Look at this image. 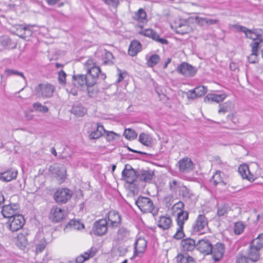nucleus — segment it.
<instances>
[{
  "mask_svg": "<svg viewBox=\"0 0 263 263\" xmlns=\"http://www.w3.org/2000/svg\"><path fill=\"white\" fill-rule=\"evenodd\" d=\"M244 229L245 225L242 222L239 221L235 223L234 231L236 234L239 235L241 234L243 232Z\"/></svg>",
  "mask_w": 263,
  "mask_h": 263,
  "instance_id": "8fccbe9b",
  "label": "nucleus"
},
{
  "mask_svg": "<svg viewBox=\"0 0 263 263\" xmlns=\"http://www.w3.org/2000/svg\"><path fill=\"white\" fill-rule=\"evenodd\" d=\"M263 43V39L262 38H256L255 37L254 39L253 40L252 43L251 44V46L252 47V53L248 57V60L251 63H255L254 60H252L251 58L252 57H257V51L260 47V44Z\"/></svg>",
  "mask_w": 263,
  "mask_h": 263,
  "instance_id": "5701e85b",
  "label": "nucleus"
},
{
  "mask_svg": "<svg viewBox=\"0 0 263 263\" xmlns=\"http://www.w3.org/2000/svg\"><path fill=\"white\" fill-rule=\"evenodd\" d=\"M154 176V171L151 170H138V177L140 181L149 183L152 181Z\"/></svg>",
  "mask_w": 263,
  "mask_h": 263,
  "instance_id": "4be33fe9",
  "label": "nucleus"
},
{
  "mask_svg": "<svg viewBox=\"0 0 263 263\" xmlns=\"http://www.w3.org/2000/svg\"><path fill=\"white\" fill-rule=\"evenodd\" d=\"M86 112V109L80 103L74 104L71 109V112L79 117L83 116Z\"/></svg>",
  "mask_w": 263,
  "mask_h": 263,
  "instance_id": "e433bc0d",
  "label": "nucleus"
},
{
  "mask_svg": "<svg viewBox=\"0 0 263 263\" xmlns=\"http://www.w3.org/2000/svg\"><path fill=\"white\" fill-rule=\"evenodd\" d=\"M30 233L28 230H23L17 234L15 244L20 249L24 250L29 245Z\"/></svg>",
  "mask_w": 263,
  "mask_h": 263,
  "instance_id": "9d476101",
  "label": "nucleus"
},
{
  "mask_svg": "<svg viewBox=\"0 0 263 263\" xmlns=\"http://www.w3.org/2000/svg\"><path fill=\"white\" fill-rule=\"evenodd\" d=\"M219 109L218 110V113L221 114H225L228 112H230L232 111L234 108L233 104L232 102L228 101L223 104H220L219 105Z\"/></svg>",
  "mask_w": 263,
  "mask_h": 263,
  "instance_id": "4c0bfd02",
  "label": "nucleus"
},
{
  "mask_svg": "<svg viewBox=\"0 0 263 263\" xmlns=\"http://www.w3.org/2000/svg\"><path fill=\"white\" fill-rule=\"evenodd\" d=\"M54 91L53 85L47 83H40L34 88V93L37 98H50Z\"/></svg>",
  "mask_w": 263,
  "mask_h": 263,
  "instance_id": "7ed1b4c3",
  "label": "nucleus"
},
{
  "mask_svg": "<svg viewBox=\"0 0 263 263\" xmlns=\"http://www.w3.org/2000/svg\"><path fill=\"white\" fill-rule=\"evenodd\" d=\"M253 29H250L247 28V31H245L243 33L245 34V36L247 38L252 39V40L254 39L255 36L254 32H252Z\"/></svg>",
  "mask_w": 263,
  "mask_h": 263,
  "instance_id": "bf43d9fd",
  "label": "nucleus"
},
{
  "mask_svg": "<svg viewBox=\"0 0 263 263\" xmlns=\"http://www.w3.org/2000/svg\"><path fill=\"white\" fill-rule=\"evenodd\" d=\"M147 247V241L144 238H139L134 244V255L131 258L133 259L135 256H141L143 254Z\"/></svg>",
  "mask_w": 263,
  "mask_h": 263,
  "instance_id": "2eb2a0df",
  "label": "nucleus"
},
{
  "mask_svg": "<svg viewBox=\"0 0 263 263\" xmlns=\"http://www.w3.org/2000/svg\"><path fill=\"white\" fill-rule=\"evenodd\" d=\"M72 195V192L67 188H61L54 194L53 198L58 204H65L70 200Z\"/></svg>",
  "mask_w": 263,
  "mask_h": 263,
  "instance_id": "39448f33",
  "label": "nucleus"
},
{
  "mask_svg": "<svg viewBox=\"0 0 263 263\" xmlns=\"http://www.w3.org/2000/svg\"><path fill=\"white\" fill-rule=\"evenodd\" d=\"M58 76L59 83L61 84H65L66 78V73L63 70H61L59 72Z\"/></svg>",
  "mask_w": 263,
  "mask_h": 263,
  "instance_id": "603ef678",
  "label": "nucleus"
},
{
  "mask_svg": "<svg viewBox=\"0 0 263 263\" xmlns=\"http://www.w3.org/2000/svg\"><path fill=\"white\" fill-rule=\"evenodd\" d=\"M160 61V58L159 55L154 54L150 56L147 59L146 64L149 67H153Z\"/></svg>",
  "mask_w": 263,
  "mask_h": 263,
  "instance_id": "a19ab883",
  "label": "nucleus"
},
{
  "mask_svg": "<svg viewBox=\"0 0 263 263\" xmlns=\"http://www.w3.org/2000/svg\"><path fill=\"white\" fill-rule=\"evenodd\" d=\"M106 133L103 126L99 123L97 124L96 130L92 132L89 135L90 139H96L103 136Z\"/></svg>",
  "mask_w": 263,
  "mask_h": 263,
  "instance_id": "c9c22d12",
  "label": "nucleus"
},
{
  "mask_svg": "<svg viewBox=\"0 0 263 263\" xmlns=\"http://www.w3.org/2000/svg\"><path fill=\"white\" fill-rule=\"evenodd\" d=\"M142 49V45L137 40L133 41L129 46L128 53L130 56L136 55Z\"/></svg>",
  "mask_w": 263,
  "mask_h": 263,
  "instance_id": "7c9ffc66",
  "label": "nucleus"
},
{
  "mask_svg": "<svg viewBox=\"0 0 263 263\" xmlns=\"http://www.w3.org/2000/svg\"><path fill=\"white\" fill-rule=\"evenodd\" d=\"M106 219H101L95 221L92 227V232L95 235L101 236L106 233L108 229Z\"/></svg>",
  "mask_w": 263,
  "mask_h": 263,
  "instance_id": "6e6552de",
  "label": "nucleus"
},
{
  "mask_svg": "<svg viewBox=\"0 0 263 263\" xmlns=\"http://www.w3.org/2000/svg\"><path fill=\"white\" fill-rule=\"evenodd\" d=\"M122 176L127 183L136 185V182L138 179V170L134 169L129 164H126L124 169L122 171Z\"/></svg>",
  "mask_w": 263,
  "mask_h": 263,
  "instance_id": "20e7f679",
  "label": "nucleus"
},
{
  "mask_svg": "<svg viewBox=\"0 0 263 263\" xmlns=\"http://www.w3.org/2000/svg\"><path fill=\"white\" fill-rule=\"evenodd\" d=\"M139 34L152 39L153 40L163 45H167L168 41L166 39L160 37L159 34L151 29H146L139 32Z\"/></svg>",
  "mask_w": 263,
  "mask_h": 263,
  "instance_id": "4468645a",
  "label": "nucleus"
},
{
  "mask_svg": "<svg viewBox=\"0 0 263 263\" xmlns=\"http://www.w3.org/2000/svg\"><path fill=\"white\" fill-rule=\"evenodd\" d=\"M50 170L56 175V177L61 182L64 181L66 177V169L63 164H54Z\"/></svg>",
  "mask_w": 263,
  "mask_h": 263,
  "instance_id": "412c9836",
  "label": "nucleus"
},
{
  "mask_svg": "<svg viewBox=\"0 0 263 263\" xmlns=\"http://www.w3.org/2000/svg\"><path fill=\"white\" fill-rule=\"evenodd\" d=\"M180 172L187 173L194 169V163L191 159L184 158L179 161L177 163Z\"/></svg>",
  "mask_w": 263,
  "mask_h": 263,
  "instance_id": "6ab92c4d",
  "label": "nucleus"
},
{
  "mask_svg": "<svg viewBox=\"0 0 263 263\" xmlns=\"http://www.w3.org/2000/svg\"><path fill=\"white\" fill-rule=\"evenodd\" d=\"M32 27V26L28 25L27 26L24 27V30L25 31V33L28 36L31 35L32 32L30 30V27Z\"/></svg>",
  "mask_w": 263,
  "mask_h": 263,
  "instance_id": "774afa93",
  "label": "nucleus"
},
{
  "mask_svg": "<svg viewBox=\"0 0 263 263\" xmlns=\"http://www.w3.org/2000/svg\"><path fill=\"white\" fill-rule=\"evenodd\" d=\"M208 220L205 215L199 214L192 226V233H196L200 232L208 226Z\"/></svg>",
  "mask_w": 263,
  "mask_h": 263,
  "instance_id": "ddd939ff",
  "label": "nucleus"
},
{
  "mask_svg": "<svg viewBox=\"0 0 263 263\" xmlns=\"http://www.w3.org/2000/svg\"><path fill=\"white\" fill-rule=\"evenodd\" d=\"M227 96L224 93L217 95V94H208L204 98V101L205 102H210V101L219 103L222 101Z\"/></svg>",
  "mask_w": 263,
  "mask_h": 263,
  "instance_id": "f704fd0d",
  "label": "nucleus"
},
{
  "mask_svg": "<svg viewBox=\"0 0 263 263\" xmlns=\"http://www.w3.org/2000/svg\"><path fill=\"white\" fill-rule=\"evenodd\" d=\"M25 222V219L22 215H16L9 219V229L12 232L17 231L23 227Z\"/></svg>",
  "mask_w": 263,
  "mask_h": 263,
  "instance_id": "1a4fd4ad",
  "label": "nucleus"
},
{
  "mask_svg": "<svg viewBox=\"0 0 263 263\" xmlns=\"http://www.w3.org/2000/svg\"><path fill=\"white\" fill-rule=\"evenodd\" d=\"M130 235V232L127 228L120 227L117 232V239L118 241L126 240L129 237Z\"/></svg>",
  "mask_w": 263,
  "mask_h": 263,
  "instance_id": "72a5a7b5",
  "label": "nucleus"
},
{
  "mask_svg": "<svg viewBox=\"0 0 263 263\" xmlns=\"http://www.w3.org/2000/svg\"><path fill=\"white\" fill-rule=\"evenodd\" d=\"M189 218V213L187 211H180L177 214V223L178 228L176 233L174 235L173 238L174 239L179 240L182 239L184 236V233L183 231V226L185 221H186Z\"/></svg>",
  "mask_w": 263,
  "mask_h": 263,
  "instance_id": "f03ea898",
  "label": "nucleus"
},
{
  "mask_svg": "<svg viewBox=\"0 0 263 263\" xmlns=\"http://www.w3.org/2000/svg\"><path fill=\"white\" fill-rule=\"evenodd\" d=\"M229 210V207L227 204H218L216 215L219 217L226 216L228 214Z\"/></svg>",
  "mask_w": 263,
  "mask_h": 263,
  "instance_id": "58836bf2",
  "label": "nucleus"
},
{
  "mask_svg": "<svg viewBox=\"0 0 263 263\" xmlns=\"http://www.w3.org/2000/svg\"><path fill=\"white\" fill-rule=\"evenodd\" d=\"M64 211L57 205L53 206L50 210L49 218L54 222L61 221L64 218Z\"/></svg>",
  "mask_w": 263,
  "mask_h": 263,
  "instance_id": "a211bd4d",
  "label": "nucleus"
},
{
  "mask_svg": "<svg viewBox=\"0 0 263 263\" xmlns=\"http://www.w3.org/2000/svg\"><path fill=\"white\" fill-rule=\"evenodd\" d=\"M17 171L10 169L5 172L0 173V180L4 182H9L16 178Z\"/></svg>",
  "mask_w": 263,
  "mask_h": 263,
  "instance_id": "bb28decb",
  "label": "nucleus"
},
{
  "mask_svg": "<svg viewBox=\"0 0 263 263\" xmlns=\"http://www.w3.org/2000/svg\"><path fill=\"white\" fill-rule=\"evenodd\" d=\"M251 243L261 249L263 247V233L258 235Z\"/></svg>",
  "mask_w": 263,
  "mask_h": 263,
  "instance_id": "09e8293b",
  "label": "nucleus"
},
{
  "mask_svg": "<svg viewBox=\"0 0 263 263\" xmlns=\"http://www.w3.org/2000/svg\"><path fill=\"white\" fill-rule=\"evenodd\" d=\"M123 135L128 140H134L137 138L138 136L136 131L132 128H126Z\"/></svg>",
  "mask_w": 263,
  "mask_h": 263,
  "instance_id": "a18cd8bd",
  "label": "nucleus"
},
{
  "mask_svg": "<svg viewBox=\"0 0 263 263\" xmlns=\"http://www.w3.org/2000/svg\"><path fill=\"white\" fill-rule=\"evenodd\" d=\"M136 204L139 209L144 213H153L154 205L152 200L145 197H139L136 201Z\"/></svg>",
  "mask_w": 263,
  "mask_h": 263,
  "instance_id": "423d86ee",
  "label": "nucleus"
},
{
  "mask_svg": "<svg viewBox=\"0 0 263 263\" xmlns=\"http://www.w3.org/2000/svg\"><path fill=\"white\" fill-rule=\"evenodd\" d=\"M68 226L74 230H81L84 228V225L83 223L76 220H71L66 226V227Z\"/></svg>",
  "mask_w": 263,
  "mask_h": 263,
  "instance_id": "49530a36",
  "label": "nucleus"
},
{
  "mask_svg": "<svg viewBox=\"0 0 263 263\" xmlns=\"http://www.w3.org/2000/svg\"><path fill=\"white\" fill-rule=\"evenodd\" d=\"M183 184L181 183V182L176 180H173L170 181L169 182V189L172 192L175 193L178 190H180L181 187L182 186Z\"/></svg>",
  "mask_w": 263,
  "mask_h": 263,
  "instance_id": "c03bdc74",
  "label": "nucleus"
},
{
  "mask_svg": "<svg viewBox=\"0 0 263 263\" xmlns=\"http://www.w3.org/2000/svg\"><path fill=\"white\" fill-rule=\"evenodd\" d=\"M224 174L220 171H216L215 173L213 175L210 180V182H212L214 186H217L218 184H222L223 185H226L228 182L224 180Z\"/></svg>",
  "mask_w": 263,
  "mask_h": 263,
  "instance_id": "c756f323",
  "label": "nucleus"
},
{
  "mask_svg": "<svg viewBox=\"0 0 263 263\" xmlns=\"http://www.w3.org/2000/svg\"><path fill=\"white\" fill-rule=\"evenodd\" d=\"M253 31L254 33L255 37L261 38V36L263 35V30L262 29L253 28Z\"/></svg>",
  "mask_w": 263,
  "mask_h": 263,
  "instance_id": "680f3d73",
  "label": "nucleus"
},
{
  "mask_svg": "<svg viewBox=\"0 0 263 263\" xmlns=\"http://www.w3.org/2000/svg\"><path fill=\"white\" fill-rule=\"evenodd\" d=\"M195 20L197 24L200 26H204L206 25V17H200L196 16Z\"/></svg>",
  "mask_w": 263,
  "mask_h": 263,
  "instance_id": "13d9d810",
  "label": "nucleus"
},
{
  "mask_svg": "<svg viewBox=\"0 0 263 263\" xmlns=\"http://www.w3.org/2000/svg\"><path fill=\"white\" fill-rule=\"evenodd\" d=\"M103 57L104 64L112 65L114 64V56L111 52L105 49Z\"/></svg>",
  "mask_w": 263,
  "mask_h": 263,
  "instance_id": "37998d69",
  "label": "nucleus"
},
{
  "mask_svg": "<svg viewBox=\"0 0 263 263\" xmlns=\"http://www.w3.org/2000/svg\"><path fill=\"white\" fill-rule=\"evenodd\" d=\"M208 91V89L204 86H199L194 89L190 90L186 92L187 98L190 99H194L201 97L204 95Z\"/></svg>",
  "mask_w": 263,
  "mask_h": 263,
  "instance_id": "aec40b11",
  "label": "nucleus"
},
{
  "mask_svg": "<svg viewBox=\"0 0 263 263\" xmlns=\"http://www.w3.org/2000/svg\"><path fill=\"white\" fill-rule=\"evenodd\" d=\"M212 252L211 254L215 262L219 261L223 257L224 251V245L222 243L218 242L215 245L212 246Z\"/></svg>",
  "mask_w": 263,
  "mask_h": 263,
  "instance_id": "f3484780",
  "label": "nucleus"
},
{
  "mask_svg": "<svg viewBox=\"0 0 263 263\" xmlns=\"http://www.w3.org/2000/svg\"><path fill=\"white\" fill-rule=\"evenodd\" d=\"M178 263H195L193 257L187 254H180L177 256Z\"/></svg>",
  "mask_w": 263,
  "mask_h": 263,
  "instance_id": "ea45409f",
  "label": "nucleus"
},
{
  "mask_svg": "<svg viewBox=\"0 0 263 263\" xmlns=\"http://www.w3.org/2000/svg\"><path fill=\"white\" fill-rule=\"evenodd\" d=\"M105 135L107 141H112L115 138V136L116 134L113 132H108L106 130V133L104 134Z\"/></svg>",
  "mask_w": 263,
  "mask_h": 263,
  "instance_id": "864d4df0",
  "label": "nucleus"
},
{
  "mask_svg": "<svg viewBox=\"0 0 263 263\" xmlns=\"http://www.w3.org/2000/svg\"><path fill=\"white\" fill-rule=\"evenodd\" d=\"M126 147L129 151H130V152H134L135 153L139 154H141L142 155H145V156H150L151 155L150 154L146 153L145 152H143L142 151H137V150L132 149L128 146H127Z\"/></svg>",
  "mask_w": 263,
  "mask_h": 263,
  "instance_id": "69168bd1",
  "label": "nucleus"
},
{
  "mask_svg": "<svg viewBox=\"0 0 263 263\" xmlns=\"http://www.w3.org/2000/svg\"><path fill=\"white\" fill-rule=\"evenodd\" d=\"M109 227L115 228L118 227L121 222V217L116 211H109L105 216Z\"/></svg>",
  "mask_w": 263,
  "mask_h": 263,
  "instance_id": "f8f14e48",
  "label": "nucleus"
},
{
  "mask_svg": "<svg viewBox=\"0 0 263 263\" xmlns=\"http://www.w3.org/2000/svg\"><path fill=\"white\" fill-rule=\"evenodd\" d=\"M233 28H234L236 30V31H240V32H245V31H247V28L245 27V26H241V25H233Z\"/></svg>",
  "mask_w": 263,
  "mask_h": 263,
  "instance_id": "e2e57ef3",
  "label": "nucleus"
},
{
  "mask_svg": "<svg viewBox=\"0 0 263 263\" xmlns=\"http://www.w3.org/2000/svg\"><path fill=\"white\" fill-rule=\"evenodd\" d=\"M46 247V243L45 242H41L36 245V251L37 253L42 252Z\"/></svg>",
  "mask_w": 263,
  "mask_h": 263,
  "instance_id": "6e6d98bb",
  "label": "nucleus"
},
{
  "mask_svg": "<svg viewBox=\"0 0 263 263\" xmlns=\"http://www.w3.org/2000/svg\"><path fill=\"white\" fill-rule=\"evenodd\" d=\"M87 68L86 74H73L72 78L73 85L80 88L86 85L87 87H92L96 84L99 77L102 80L106 78V75L102 73L100 68L97 66L92 60H88L85 64Z\"/></svg>",
  "mask_w": 263,
  "mask_h": 263,
  "instance_id": "f257e3e1",
  "label": "nucleus"
},
{
  "mask_svg": "<svg viewBox=\"0 0 263 263\" xmlns=\"http://www.w3.org/2000/svg\"><path fill=\"white\" fill-rule=\"evenodd\" d=\"M176 71L178 73L185 77L191 78L196 74L197 69L188 63L184 62L178 65Z\"/></svg>",
  "mask_w": 263,
  "mask_h": 263,
  "instance_id": "0eeeda50",
  "label": "nucleus"
},
{
  "mask_svg": "<svg viewBox=\"0 0 263 263\" xmlns=\"http://www.w3.org/2000/svg\"><path fill=\"white\" fill-rule=\"evenodd\" d=\"M197 249L205 255L211 254L212 252V244L208 239L198 240L197 243Z\"/></svg>",
  "mask_w": 263,
  "mask_h": 263,
  "instance_id": "dca6fc26",
  "label": "nucleus"
},
{
  "mask_svg": "<svg viewBox=\"0 0 263 263\" xmlns=\"http://www.w3.org/2000/svg\"><path fill=\"white\" fill-rule=\"evenodd\" d=\"M97 253V250L93 247L90 248L87 251L81 254L76 258V263H83L84 261L93 257Z\"/></svg>",
  "mask_w": 263,
  "mask_h": 263,
  "instance_id": "b1692460",
  "label": "nucleus"
},
{
  "mask_svg": "<svg viewBox=\"0 0 263 263\" xmlns=\"http://www.w3.org/2000/svg\"><path fill=\"white\" fill-rule=\"evenodd\" d=\"M172 225V220L171 218L167 215L161 216L158 220V227L163 230L169 229Z\"/></svg>",
  "mask_w": 263,
  "mask_h": 263,
  "instance_id": "393cba45",
  "label": "nucleus"
},
{
  "mask_svg": "<svg viewBox=\"0 0 263 263\" xmlns=\"http://www.w3.org/2000/svg\"><path fill=\"white\" fill-rule=\"evenodd\" d=\"M138 141L142 144L147 147H152L153 145V138L148 133H141L139 136Z\"/></svg>",
  "mask_w": 263,
  "mask_h": 263,
  "instance_id": "473e14b6",
  "label": "nucleus"
},
{
  "mask_svg": "<svg viewBox=\"0 0 263 263\" xmlns=\"http://www.w3.org/2000/svg\"><path fill=\"white\" fill-rule=\"evenodd\" d=\"M136 15L138 19L142 21L145 18L146 14L144 10L141 8L138 10Z\"/></svg>",
  "mask_w": 263,
  "mask_h": 263,
  "instance_id": "4d7b16f0",
  "label": "nucleus"
},
{
  "mask_svg": "<svg viewBox=\"0 0 263 263\" xmlns=\"http://www.w3.org/2000/svg\"><path fill=\"white\" fill-rule=\"evenodd\" d=\"M256 246L253 245L251 243L250 245L249 249L248 251V258L252 261H256L259 259V250Z\"/></svg>",
  "mask_w": 263,
  "mask_h": 263,
  "instance_id": "c85d7f7f",
  "label": "nucleus"
},
{
  "mask_svg": "<svg viewBox=\"0 0 263 263\" xmlns=\"http://www.w3.org/2000/svg\"><path fill=\"white\" fill-rule=\"evenodd\" d=\"M184 204L183 202L180 201L177 203H175L173 208V209L180 210V211H183L182 209H183Z\"/></svg>",
  "mask_w": 263,
  "mask_h": 263,
  "instance_id": "0e129e2a",
  "label": "nucleus"
},
{
  "mask_svg": "<svg viewBox=\"0 0 263 263\" xmlns=\"http://www.w3.org/2000/svg\"><path fill=\"white\" fill-rule=\"evenodd\" d=\"M106 4L108 5H111L112 7H117L119 4L118 0H102Z\"/></svg>",
  "mask_w": 263,
  "mask_h": 263,
  "instance_id": "052dcab7",
  "label": "nucleus"
},
{
  "mask_svg": "<svg viewBox=\"0 0 263 263\" xmlns=\"http://www.w3.org/2000/svg\"><path fill=\"white\" fill-rule=\"evenodd\" d=\"M91 87H87V92H88V96L92 98V97H94L96 95L97 91H95V90H93V89H91Z\"/></svg>",
  "mask_w": 263,
  "mask_h": 263,
  "instance_id": "338daca9",
  "label": "nucleus"
},
{
  "mask_svg": "<svg viewBox=\"0 0 263 263\" xmlns=\"http://www.w3.org/2000/svg\"><path fill=\"white\" fill-rule=\"evenodd\" d=\"M19 205L16 203H10L2 206L1 213L5 218L10 219L14 216L19 214Z\"/></svg>",
  "mask_w": 263,
  "mask_h": 263,
  "instance_id": "9b49d317",
  "label": "nucleus"
},
{
  "mask_svg": "<svg viewBox=\"0 0 263 263\" xmlns=\"http://www.w3.org/2000/svg\"><path fill=\"white\" fill-rule=\"evenodd\" d=\"M32 106L34 110L36 111L46 113L48 111L49 109L46 106L43 105L40 102L34 103Z\"/></svg>",
  "mask_w": 263,
  "mask_h": 263,
  "instance_id": "de8ad7c7",
  "label": "nucleus"
},
{
  "mask_svg": "<svg viewBox=\"0 0 263 263\" xmlns=\"http://www.w3.org/2000/svg\"><path fill=\"white\" fill-rule=\"evenodd\" d=\"M181 243L184 251H192L195 248H197L195 240L190 237L182 239Z\"/></svg>",
  "mask_w": 263,
  "mask_h": 263,
  "instance_id": "cd10ccee",
  "label": "nucleus"
},
{
  "mask_svg": "<svg viewBox=\"0 0 263 263\" xmlns=\"http://www.w3.org/2000/svg\"><path fill=\"white\" fill-rule=\"evenodd\" d=\"M179 195L185 201H190L195 197L193 192L186 186L183 185L179 190Z\"/></svg>",
  "mask_w": 263,
  "mask_h": 263,
  "instance_id": "a878e982",
  "label": "nucleus"
},
{
  "mask_svg": "<svg viewBox=\"0 0 263 263\" xmlns=\"http://www.w3.org/2000/svg\"><path fill=\"white\" fill-rule=\"evenodd\" d=\"M248 257H247L241 254H239L237 256L236 262L237 263H249L248 262Z\"/></svg>",
  "mask_w": 263,
  "mask_h": 263,
  "instance_id": "5fc2aeb1",
  "label": "nucleus"
},
{
  "mask_svg": "<svg viewBox=\"0 0 263 263\" xmlns=\"http://www.w3.org/2000/svg\"><path fill=\"white\" fill-rule=\"evenodd\" d=\"M0 43L2 46L9 49H13L16 47V44L13 43L12 40L7 36L3 37L1 40Z\"/></svg>",
  "mask_w": 263,
  "mask_h": 263,
  "instance_id": "79ce46f5",
  "label": "nucleus"
},
{
  "mask_svg": "<svg viewBox=\"0 0 263 263\" xmlns=\"http://www.w3.org/2000/svg\"><path fill=\"white\" fill-rule=\"evenodd\" d=\"M5 74L7 77L12 76V75H17L22 77L25 80H26V78L24 75V73L22 72H20L14 69H6L5 71Z\"/></svg>",
  "mask_w": 263,
  "mask_h": 263,
  "instance_id": "3c124183",
  "label": "nucleus"
},
{
  "mask_svg": "<svg viewBox=\"0 0 263 263\" xmlns=\"http://www.w3.org/2000/svg\"><path fill=\"white\" fill-rule=\"evenodd\" d=\"M238 171L243 179H246L250 181H254L253 175L250 174L248 165H240Z\"/></svg>",
  "mask_w": 263,
  "mask_h": 263,
  "instance_id": "2f4dec72",
  "label": "nucleus"
}]
</instances>
